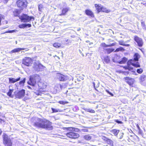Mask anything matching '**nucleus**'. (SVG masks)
Wrapping results in <instances>:
<instances>
[{"label": "nucleus", "instance_id": "1", "mask_svg": "<svg viewBox=\"0 0 146 146\" xmlns=\"http://www.w3.org/2000/svg\"><path fill=\"white\" fill-rule=\"evenodd\" d=\"M33 125L37 128L45 129L49 130H52L53 128L52 125V122L45 118H37L35 121L33 123Z\"/></svg>", "mask_w": 146, "mask_h": 146}, {"label": "nucleus", "instance_id": "2", "mask_svg": "<svg viewBox=\"0 0 146 146\" xmlns=\"http://www.w3.org/2000/svg\"><path fill=\"white\" fill-rule=\"evenodd\" d=\"M133 59L129 60L127 62V64L128 65H132L136 68L140 67V65L139 62H137L136 63H133V61H138L139 59L140 58L139 54L137 53H135L133 56Z\"/></svg>", "mask_w": 146, "mask_h": 146}, {"label": "nucleus", "instance_id": "3", "mask_svg": "<svg viewBox=\"0 0 146 146\" xmlns=\"http://www.w3.org/2000/svg\"><path fill=\"white\" fill-rule=\"evenodd\" d=\"M40 77L38 74H35L33 75H32L30 76L29 80L28 82V84L32 86L36 87V80L38 79L39 80Z\"/></svg>", "mask_w": 146, "mask_h": 146}, {"label": "nucleus", "instance_id": "4", "mask_svg": "<svg viewBox=\"0 0 146 146\" xmlns=\"http://www.w3.org/2000/svg\"><path fill=\"white\" fill-rule=\"evenodd\" d=\"M28 2L27 0H17L16 4L20 11L25 9L27 6Z\"/></svg>", "mask_w": 146, "mask_h": 146}, {"label": "nucleus", "instance_id": "5", "mask_svg": "<svg viewBox=\"0 0 146 146\" xmlns=\"http://www.w3.org/2000/svg\"><path fill=\"white\" fill-rule=\"evenodd\" d=\"M94 6L98 13L100 12L108 13L111 11L110 9L104 7L103 6H101L100 4H95Z\"/></svg>", "mask_w": 146, "mask_h": 146}, {"label": "nucleus", "instance_id": "6", "mask_svg": "<svg viewBox=\"0 0 146 146\" xmlns=\"http://www.w3.org/2000/svg\"><path fill=\"white\" fill-rule=\"evenodd\" d=\"M19 19L22 22L27 23L30 22L31 21H33L35 20V18L33 16H29L27 14H23L19 17Z\"/></svg>", "mask_w": 146, "mask_h": 146}, {"label": "nucleus", "instance_id": "7", "mask_svg": "<svg viewBox=\"0 0 146 146\" xmlns=\"http://www.w3.org/2000/svg\"><path fill=\"white\" fill-rule=\"evenodd\" d=\"M33 60L31 58L26 57L22 59V64L28 67L31 66L33 63Z\"/></svg>", "mask_w": 146, "mask_h": 146}, {"label": "nucleus", "instance_id": "8", "mask_svg": "<svg viewBox=\"0 0 146 146\" xmlns=\"http://www.w3.org/2000/svg\"><path fill=\"white\" fill-rule=\"evenodd\" d=\"M3 143L5 146H12V143L11 140L8 136L5 133L3 135Z\"/></svg>", "mask_w": 146, "mask_h": 146}, {"label": "nucleus", "instance_id": "9", "mask_svg": "<svg viewBox=\"0 0 146 146\" xmlns=\"http://www.w3.org/2000/svg\"><path fill=\"white\" fill-rule=\"evenodd\" d=\"M47 86L46 83L41 82L39 80L36 83V87H37L39 91L41 92H44V90L46 88Z\"/></svg>", "mask_w": 146, "mask_h": 146}, {"label": "nucleus", "instance_id": "10", "mask_svg": "<svg viewBox=\"0 0 146 146\" xmlns=\"http://www.w3.org/2000/svg\"><path fill=\"white\" fill-rule=\"evenodd\" d=\"M125 82L130 86L133 87L135 82V80L134 78H131L130 77L127 76L124 78Z\"/></svg>", "mask_w": 146, "mask_h": 146}, {"label": "nucleus", "instance_id": "11", "mask_svg": "<svg viewBox=\"0 0 146 146\" xmlns=\"http://www.w3.org/2000/svg\"><path fill=\"white\" fill-rule=\"evenodd\" d=\"M33 68L36 72L42 71L43 69V66L39 62H35L34 63Z\"/></svg>", "mask_w": 146, "mask_h": 146}, {"label": "nucleus", "instance_id": "12", "mask_svg": "<svg viewBox=\"0 0 146 146\" xmlns=\"http://www.w3.org/2000/svg\"><path fill=\"white\" fill-rule=\"evenodd\" d=\"M66 135L68 137L71 139H76L79 137V135L78 133L72 131L66 133Z\"/></svg>", "mask_w": 146, "mask_h": 146}, {"label": "nucleus", "instance_id": "13", "mask_svg": "<svg viewBox=\"0 0 146 146\" xmlns=\"http://www.w3.org/2000/svg\"><path fill=\"white\" fill-rule=\"evenodd\" d=\"M58 79L60 81L65 82L68 79V76L60 73H56Z\"/></svg>", "mask_w": 146, "mask_h": 146}, {"label": "nucleus", "instance_id": "14", "mask_svg": "<svg viewBox=\"0 0 146 146\" xmlns=\"http://www.w3.org/2000/svg\"><path fill=\"white\" fill-rule=\"evenodd\" d=\"M134 40L137 43L138 46L141 47L143 46V42L142 38L137 35H135L134 36Z\"/></svg>", "mask_w": 146, "mask_h": 146}, {"label": "nucleus", "instance_id": "15", "mask_svg": "<svg viewBox=\"0 0 146 146\" xmlns=\"http://www.w3.org/2000/svg\"><path fill=\"white\" fill-rule=\"evenodd\" d=\"M25 95V90L22 89L18 91L15 94V96L16 98L21 99L24 97Z\"/></svg>", "mask_w": 146, "mask_h": 146}, {"label": "nucleus", "instance_id": "16", "mask_svg": "<svg viewBox=\"0 0 146 146\" xmlns=\"http://www.w3.org/2000/svg\"><path fill=\"white\" fill-rule=\"evenodd\" d=\"M102 139L105 142H106L110 146H113V142L111 139L108 138L104 136H102Z\"/></svg>", "mask_w": 146, "mask_h": 146}, {"label": "nucleus", "instance_id": "17", "mask_svg": "<svg viewBox=\"0 0 146 146\" xmlns=\"http://www.w3.org/2000/svg\"><path fill=\"white\" fill-rule=\"evenodd\" d=\"M61 13L58 15L62 16L66 15L67 13L70 11V8L68 7H63L60 9Z\"/></svg>", "mask_w": 146, "mask_h": 146}, {"label": "nucleus", "instance_id": "18", "mask_svg": "<svg viewBox=\"0 0 146 146\" xmlns=\"http://www.w3.org/2000/svg\"><path fill=\"white\" fill-rule=\"evenodd\" d=\"M63 43L61 40H58L54 43L53 44L54 47L56 48H59L62 46Z\"/></svg>", "mask_w": 146, "mask_h": 146}, {"label": "nucleus", "instance_id": "19", "mask_svg": "<svg viewBox=\"0 0 146 146\" xmlns=\"http://www.w3.org/2000/svg\"><path fill=\"white\" fill-rule=\"evenodd\" d=\"M85 13L86 15L92 18L94 17V15L93 12L90 9H86L85 11Z\"/></svg>", "mask_w": 146, "mask_h": 146}, {"label": "nucleus", "instance_id": "20", "mask_svg": "<svg viewBox=\"0 0 146 146\" xmlns=\"http://www.w3.org/2000/svg\"><path fill=\"white\" fill-rule=\"evenodd\" d=\"M31 25L30 24H22L18 25V27L20 29H24L27 27H31Z\"/></svg>", "mask_w": 146, "mask_h": 146}, {"label": "nucleus", "instance_id": "21", "mask_svg": "<svg viewBox=\"0 0 146 146\" xmlns=\"http://www.w3.org/2000/svg\"><path fill=\"white\" fill-rule=\"evenodd\" d=\"M21 79V78L19 77L16 79L14 78H9V81L10 83H14L15 82L19 81Z\"/></svg>", "mask_w": 146, "mask_h": 146}, {"label": "nucleus", "instance_id": "22", "mask_svg": "<svg viewBox=\"0 0 146 146\" xmlns=\"http://www.w3.org/2000/svg\"><path fill=\"white\" fill-rule=\"evenodd\" d=\"M20 11L17 9H15L14 11L13 12V13L14 16L15 17H19L20 16H19L20 14Z\"/></svg>", "mask_w": 146, "mask_h": 146}, {"label": "nucleus", "instance_id": "23", "mask_svg": "<svg viewBox=\"0 0 146 146\" xmlns=\"http://www.w3.org/2000/svg\"><path fill=\"white\" fill-rule=\"evenodd\" d=\"M26 48H15L11 51V53L19 52V51L21 50H25Z\"/></svg>", "mask_w": 146, "mask_h": 146}, {"label": "nucleus", "instance_id": "24", "mask_svg": "<svg viewBox=\"0 0 146 146\" xmlns=\"http://www.w3.org/2000/svg\"><path fill=\"white\" fill-rule=\"evenodd\" d=\"M110 132L112 133L114 136L117 137V135L119 132V130L116 129H113L111 130Z\"/></svg>", "mask_w": 146, "mask_h": 146}, {"label": "nucleus", "instance_id": "25", "mask_svg": "<svg viewBox=\"0 0 146 146\" xmlns=\"http://www.w3.org/2000/svg\"><path fill=\"white\" fill-rule=\"evenodd\" d=\"M127 60V59L125 57H123L121 60H120L119 61H117L118 62V63L119 64H123L125 63Z\"/></svg>", "mask_w": 146, "mask_h": 146}, {"label": "nucleus", "instance_id": "26", "mask_svg": "<svg viewBox=\"0 0 146 146\" xmlns=\"http://www.w3.org/2000/svg\"><path fill=\"white\" fill-rule=\"evenodd\" d=\"M104 50L108 54H110L114 51L115 49L113 48H108L105 49Z\"/></svg>", "mask_w": 146, "mask_h": 146}, {"label": "nucleus", "instance_id": "27", "mask_svg": "<svg viewBox=\"0 0 146 146\" xmlns=\"http://www.w3.org/2000/svg\"><path fill=\"white\" fill-rule=\"evenodd\" d=\"M120 59V57L118 56H116L114 57L113 59V61L116 63H118V62L117 61H119Z\"/></svg>", "mask_w": 146, "mask_h": 146}, {"label": "nucleus", "instance_id": "28", "mask_svg": "<svg viewBox=\"0 0 146 146\" xmlns=\"http://www.w3.org/2000/svg\"><path fill=\"white\" fill-rule=\"evenodd\" d=\"M146 76L142 75L139 78V81L140 82H142L144 81L146 79Z\"/></svg>", "mask_w": 146, "mask_h": 146}, {"label": "nucleus", "instance_id": "29", "mask_svg": "<svg viewBox=\"0 0 146 146\" xmlns=\"http://www.w3.org/2000/svg\"><path fill=\"white\" fill-rule=\"evenodd\" d=\"M83 138L89 141L92 139V137L90 135L88 134L84 135Z\"/></svg>", "mask_w": 146, "mask_h": 146}, {"label": "nucleus", "instance_id": "30", "mask_svg": "<svg viewBox=\"0 0 146 146\" xmlns=\"http://www.w3.org/2000/svg\"><path fill=\"white\" fill-rule=\"evenodd\" d=\"M13 90V89H9V91L7 93V95L10 97L13 98V96L12 95V94Z\"/></svg>", "mask_w": 146, "mask_h": 146}, {"label": "nucleus", "instance_id": "31", "mask_svg": "<svg viewBox=\"0 0 146 146\" xmlns=\"http://www.w3.org/2000/svg\"><path fill=\"white\" fill-rule=\"evenodd\" d=\"M125 50V49L122 47H120L118 48H117L114 51V52H118L119 51H124Z\"/></svg>", "mask_w": 146, "mask_h": 146}, {"label": "nucleus", "instance_id": "32", "mask_svg": "<svg viewBox=\"0 0 146 146\" xmlns=\"http://www.w3.org/2000/svg\"><path fill=\"white\" fill-rule=\"evenodd\" d=\"M51 110L52 111V113H56V112H61L62 111V110H59V109L57 110L56 109H55L53 108H51Z\"/></svg>", "mask_w": 146, "mask_h": 146}, {"label": "nucleus", "instance_id": "33", "mask_svg": "<svg viewBox=\"0 0 146 146\" xmlns=\"http://www.w3.org/2000/svg\"><path fill=\"white\" fill-rule=\"evenodd\" d=\"M110 60L108 56H106L104 58V62L106 63H108L110 62Z\"/></svg>", "mask_w": 146, "mask_h": 146}, {"label": "nucleus", "instance_id": "34", "mask_svg": "<svg viewBox=\"0 0 146 146\" xmlns=\"http://www.w3.org/2000/svg\"><path fill=\"white\" fill-rule=\"evenodd\" d=\"M25 78H23V80L20 81L19 82V84L20 85H24V84L25 82Z\"/></svg>", "mask_w": 146, "mask_h": 146}, {"label": "nucleus", "instance_id": "35", "mask_svg": "<svg viewBox=\"0 0 146 146\" xmlns=\"http://www.w3.org/2000/svg\"><path fill=\"white\" fill-rule=\"evenodd\" d=\"M38 7L39 10L40 11H42V10L43 9V5L41 4L39 5L38 6Z\"/></svg>", "mask_w": 146, "mask_h": 146}, {"label": "nucleus", "instance_id": "36", "mask_svg": "<svg viewBox=\"0 0 146 146\" xmlns=\"http://www.w3.org/2000/svg\"><path fill=\"white\" fill-rule=\"evenodd\" d=\"M101 46L102 47L104 48L108 47L109 46L106 44L105 43H102L101 44Z\"/></svg>", "mask_w": 146, "mask_h": 146}, {"label": "nucleus", "instance_id": "37", "mask_svg": "<svg viewBox=\"0 0 146 146\" xmlns=\"http://www.w3.org/2000/svg\"><path fill=\"white\" fill-rule=\"evenodd\" d=\"M143 72V70L141 68H140L139 69H137V72L139 74H141Z\"/></svg>", "mask_w": 146, "mask_h": 146}, {"label": "nucleus", "instance_id": "38", "mask_svg": "<svg viewBox=\"0 0 146 146\" xmlns=\"http://www.w3.org/2000/svg\"><path fill=\"white\" fill-rule=\"evenodd\" d=\"M5 19V17L4 16L0 14V26L1 25V22L2 20L4 19Z\"/></svg>", "mask_w": 146, "mask_h": 146}, {"label": "nucleus", "instance_id": "39", "mask_svg": "<svg viewBox=\"0 0 146 146\" xmlns=\"http://www.w3.org/2000/svg\"><path fill=\"white\" fill-rule=\"evenodd\" d=\"M86 111L91 113H94L95 112V111L94 110L90 109L87 110Z\"/></svg>", "mask_w": 146, "mask_h": 146}, {"label": "nucleus", "instance_id": "40", "mask_svg": "<svg viewBox=\"0 0 146 146\" xmlns=\"http://www.w3.org/2000/svg\"><path fill=\"white\" fill-rule=\"evenodd\" d=\"M124 133H121L119 134V139H122L123 137Z\"/></svg>", "mask_w": 146, "mask_h": 146}, {"label": "nucleus", "instance_id": "41", "mask_svg": "<svg viewBox=\"0 0 146 146\" xmlns=\"http://www.w3.org/2000/svg\"><path fill=\"white\" fill-rule=\"evenodd\" d=\"M58 103L61 104H64L68 103L67 102H65L62 101H60L58 102Z\"/></svg>", "mask_w": 146, "mask_h": 146}, {"label": "nucleus", "instance_id": "42", "mask_svg": "<svg viewBox=\"0 0 146 146\" xmlns=\"http://www.w3.org/2000/svg\"><path fill=\"white\" fill-rule=\"evenodd\" d=\"M119 44L122 46H124L125 45V44L123 41H119Z\"/></svg>", "mask_w": 146, "mask_h": 146}, {"label": "nucleus", "instance_id": "43", "mask_svg": "<svg viewBox=\"0 0 146 146\" xmlns=\"http://www.w3.org/2000/svg\"><path fill=\"white\" fill-rule=\"evenodd\" d=\"M114 121L119 124H123V123L121 121H119L118 119H115V120Z\"/></svg>", "mask_w": 146, "mask_h": 146}, {"label": "nucleus", "instance_id": "44", "mask_svg": "<svg viewBox=\"0 0 146 146\" xmlns=\"http://www.w3.org/2000/svg\"><path fill=\"white\" fill-rule=\"evenodd\" d=\"M66 44H69L71 42V40L70 39H67L66 40Z\"/></svg>", "mask_w": 146, "mask_h": 146}, {"label": "nucleus", "instance_id": "45", "mask_svg": "<svg viewBox=\"0 0 146 146\" xmlns=\"http://www.w3.org/2000/svg\"><path fill=\"white\" fill-rule=\"evenodd\" d=\"M106 92L108 93V94L110 95L111 96H113V94L110 92L109 90H106Z\"/></svg>", "mask_w": 146, "mask_h": 146}, {"label": "nucleus", "instance_id": "46", "mask_svg": "<svg viewBox=\"0 0 146 146\" xmlns=\"http://www.w3.org/2000/svg\"><path fill=\"white\" fill-rule=\"evenodd\" d=\"M141 25L142 27H146V25H145V23L144 22H141Z\"/></svg>", "mask_w": 146, "mask_h": 146}, {"label": "nucleus", "instance_id": "47", "mask_svg": "<svg viewBox=\"0 0 146 146\" xmlns=\"http://www.w3.org/2000/svg\"><path fill=\"white\" fill-rule=\"evenodd\" d=\"M15 31H16V30H12L9 31H8L6 32V33H12L13 32H15Z\"/></svg>", "mask_w": 146, "mask_h": 146}, {"label": "nucleus", "instance_id": "48", "mask_svg": "<svg viewBox=\"0 0 146 146\" xmlns=\"http://www.w3.org/2000/svg\"><path fill=\"white\" fill-rule=\"evenodd\" d=\"M125 69H128L129 70H132L133 68H130L129 66H128L127 67L125 68Z\"/></svg>", "mask_w": 146, "mask_h": 146}, {"label": "nucleus", "instance_id": "49", "mask_svg": "<svg viewBox=\"0 0 146 146\" xmlns=\"http://www.w3.org/2000/svg\"><path fill=\"white\" fill-rule=\"evenodd\" d=\"M116 44V43H112L110 45H109V47H110V46H115Z\"/></svg>", "mask_w": 146, "mask_h": 146}, {"label": "nucleus", "instance_id": "50", "mask_svg": "<svg viewBox=\"0 0 146 146\" xmlns=\"http://www.w3.org/2000/svg\"><path fill=\"white\" fill-rule=\"evenodd\" d=\"M137 128H138V129L139 131H140L141 130V129H140V127H139V125L138 124H137L136 125Z\"/></svg>", "mask_w": 146, "mask_h": 146}, {"label": "nucleus", "instance_id": "51", "mask_svg": "<svg viewBox=\"0 0 146 146\" xmlns=\"http://www.w3.org/2000/svg\"><path fill=\"white\" fill-rule=\"evenodd\" d=\"M2 133V131L1 130V129H0V136L1 135Z\"/></svg>", "mask_w": 146, "mask_h": 146}, {"label": "nucleus", "instance_id": "52", "mask_svg": "<svg viewBox=\"0 0 146 146\" xmlns=\"http://www.w3.org/2000/svg\"><path fill=\"white\" fill-rule=\"evenodd\" d=\"M125 46H129V44H125L124 45Z\"/></svg>", "mask_w": 146, "mask_h": 146}, {"label": "nucleus", "instance_id": "53", "mask_svg": "<svg viewBox=\"0 0 146 146\" xmlns=\"http://www.w3.org/2000/svg\"><path fill=\"white\" fill-rule=\"evenodd\" d=\"M93 84L94 86L95 87V83L94 82H93Z\"/></svg>", "mask_w": 146, "mask_h": 146}, {"label": "nucleus", "instance_id": "54", "mask_svg": "<svg viewBox=\"0 0 146 146\" xmlns=\"http://www.w3.org/2000/svg\"><path fill=\"white\" fill-rule=\"evenodd\" d=\"M108 146V145H104V146Z\"/></svg>", "mask_w": 146, "mask_h": 146}, {"label": "nucleus", "instance_id": "55", "mask_svg": "<svg viewBox=\"0 0 146 146\" xmlns=\"http://www.w3.org/2000/svg\"><path fill=\"white\" fill-rule=\"evenodd\" d=\"M95 89H96V91H97V90L96 89V88H95Z\"/></svg>", "mask_w": 146, "mask_h": 146}]
</instances>
